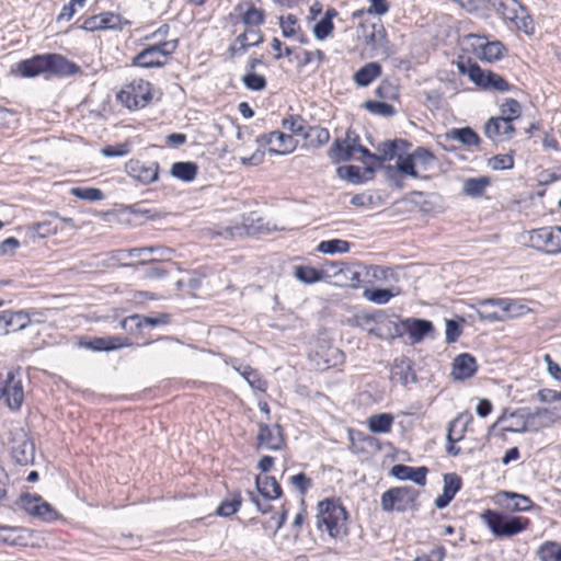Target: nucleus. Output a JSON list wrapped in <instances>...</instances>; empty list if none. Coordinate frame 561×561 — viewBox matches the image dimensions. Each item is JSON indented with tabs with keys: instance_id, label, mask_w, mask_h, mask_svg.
<instances>
[{
	"instance_id": "obj_63",
	"label": "nucleus",
	"mask_w": 561,
	"mask_h": 561,
	"mask_svg": "<svg viewBox=\"0 0 561 561\" xmlns=\"http://www.w3.org/2000/svg\"><path fill=\"white\" fill-rule=\"evenodd\" d=\"M85 0H71L69 3L65 4L57 16V21H69L73 14L76 13V5L83 7Z\"/></svg>"
},
{
	"instance_id": "obj_18",
	"label": "nucleus",
	"mask_w": 561,
	"mask_h": 561,
	"mask_svg": "<svg viewBox=\"0 0 561 561\" xmlns=\"http://www.w3.org/2000/svg\"><path fill=\"white\" fill-rule=\"evenodd\" d=\"M473 417L469 413L459 414L448 424L446 451L450 456H458L461 451L455 444L465 437L468 425Z\"/></svg>"
},
{
	"instance_id": "obj_34",
	"label": "nucleus",
	"mask_w": 561,
	"mask_h": 561,
	"mask_svg": "<svg viewBox=\"0 0 561 561\" xmlns=\"http://www.w3.org/2000/svg\"><path fill=\"white\" fill-rule=\"evenodd\" d=\"M24 533H26V529L22 527L0 526V542L10 546H25L26 537Z\"/></svg>"
},
{
	"instance_id": "obj_2",
	"label": "nucleus",
	"mask_w": 561,
	"mask_h": 561,
	"mask_svg": "<svg viewBox=\"0 0 561 561\" xmlns=\"http://www.w3.org/2000/svg\"><path fill=\"white\" fill-rule=\"evenodd\" d=\"M271 228L264 221V218L256 211H251L248 215H242L238 219H224L214 224L205 230L206 236L209 238H222L225 240H232L244 236H254L262 232L270 231Z\"/></svg>"
},
{
	"instance_id": "obj_9",
	"label": "nucleus",
	"mask_w": 561,
	"mask_h": 561,
	"mask_svg": "<svg viewBox=\"0 0 561 561\" xmlns=\"http://www.w3.org/2000/svg\"><path fill=\"white\" fill-rule=\"evenodd\" d=\"M489 4L503 19L511 21L519 30L529 33L531 27V19L527 14V10L517 0H488Z\"/></svg>"
},
{
	"instance_id": "obj_24",
	"label": "nucleus",
	"mask_w": 561,
	"mask_h": 561,
	"mask_svg": "<svg viewBox=\"0 0 561 561\" xmlns=\"http://www.w3.org/2000/svg\"><path fill=\"white\" fill-rule=\"evenodd\" d=\"M443 480V493L435 499V506L439 510L447 507L461 488V478L456 473H445Z\"/></svg>"
},
{
	"instance_id": "obj_7",
	"label": "nucleus",
	"mask_w": 561,
	"mask_h": 561,
	"mask_svg": "<svg viewBox=\"0 0 561 561\" xmlns=\"http://www.w3.org/2000/svg\"><path fill=\"white\" fill-rule=\"evenodd\" d=\"M420 492L412 486H393L381 494L380 506L386 513L417 511Z\"/></svg>"
},
{
	"instance_id": "obj_55",
	"label": "nucleus",
	"mask_w": 561,
	"mask_h": 561,
	"mask_svg": "<svg viewBox=\"0 0 561 561\" xmlns=\"http://www.w3.org/2000/svg\"><path fill=\"white\" fill-rule=\"evenodd\" d=\"M462 322H463V319L446 320L445 335H446L447 343H449V344L455 343L460 337V335L462 333V328H461Z\"/></svg>"
},
{
	"instance_id": "obj_11",
	"label": "nucleus",
	"mask_w": 561,
	"mask_h": 561,
	"mask_svg": "<svg viewBox=\"0 0 561 561\" xmlns=\"http://www.w3.org/2000/svg\"><path fill=\"white\" fill-rule=\"evenodd\" d=\"M459 70L461 73H466L472 82L483 89H492L500 92H505L511 89L510 83L502 76L491 70H483L477 64H470L468 68L461 64L459 65Z\"/></svg>"
},
{
	"instance_id": "obj_21",
	"label": "nucleus",
	"mask_w": 561,
	"mask_h": 561,
	"mask_svg": "<svg viewBox=\"0 0 561 561\" xmlns=\"http://www.w3.org/2000/svg\"><path fill=\"white\" fill-rule=\"evenodd\" d=\"M484 134L492 141L502 142L513 138L515 128L507 118L491 117L484 126Z\"/></svg>"
},
{
	"instance_id": "obj_52",
	"label": "nucleus",
	"mask_w": 561,
	"mask_h": 561,
	"mask_svg": "<svg viewBox=\"0 0 561 561\" xmlns=\"http://www.w3.org/2000/svg\"><path fill=\"white\" fill-rule=\"evenodd\" d=\"M282 126L284 129L291 131L293 134L305 136L306 122L300 115H290L284 118Z\"/></svg>"
},
{
	"instance_id": "obj_10",
	"label": "nucleus",
	"mask_w": 561,
	"mask_h": 561,
	"mask_svg": "<svg viewBox=\"0 0 561 561\" xmlns=\"http://www.w3.org/2000/svg\"><path fill=\"white\" fill-rule=\"evenodd\" d=\"M392 331L389 329V337L396 339L403 333H408L411 344H417L424 340L426 335L434 331V325L430 320L417 318H405L399 323H391Z\"/></svg>"
},
{
	"instance_id": "obj_27",
	"label": "nucleus",
	"mask_w": 561,
	"mask_h": 561,
	"mask_svg": "<svg viewBox=\"0 0 561 561\" xmlns=\"http://www.w3.org/2000/svg\"><path fill=\"white\" fill-rule=\"evenodd\" d=\"M130 345L131 343L128 339L119 336L94 337L84 344L87 348L94 352H111Z\"/></svg>"
},
{
	"instance_id": "obj_56",
	"label": "nucleus",
	"mask_w": 561,
	"mask_h": 561,
	"mask_svg": "<svg viewBox=\"0 0 561 561\" xmlns=\"http://www.w3.org/2000/svg\"><path fill=\"white\" fill-rule=\"evenodd\" d=\"M298 20L294 14H288L286 16H280L279 26L282 28V34L284 37H293L297 33L298 28Z\"/></svg>"
},
{
	"instance_id": "obj_45",
	"label": "nucleus",
	"mask_w": 561,
	"mask_h": 561,
	"mask_svg": "<svg viewBox=\"0 0 561 561\" xmlns=\"http://www.w3.org/2000/svg\"><path fill=\"white\" fill-rule=\"evenodd\" d=\"M310 144L317 147L325 145L330 140V133L327 128L320 126H309L305 136Z\"/></svg>"
},
{
	"instance_id": "obj_15",
	"label": "nucleus",
	"mask_w": 561,
	"mask_h": 561,
	"mask_svg": "<svg viewBox=\"0 0 561 561\" xmlns=\"http://www.w3.org/2000/svg\"><path fill=\"white\" fill-rule=\"evenodd\" d=\"M465 38L470 42L473 53L488 62L501 59L506 50L500 41H489L485 35L470 33Z\"/></svg>"
},
{
	"instance_id": "obj_12",
	"label": "nucleus",
	"mask_w": 561,
	"mask_h": 561,
	"mask_svg": "<svg viewBox=\"0 0 561 561\" xmlns=\"http://www.w3.org/2000/svg\"><path fill=\"white\" fill-rule=\"evenodd\" d=\"M10 453L12 459L21 465L33 463L35 457V447L27 433L22 428L10 432Z\"/></svg>"
},
{
	"instance_id": "obj_49",
	"label": "nucleus",
	"mask_w": 561,
	"mask_h": 561,
	"mask_svg": "<svg viewBox=\"0 0 561 561\" xmlns=\"http://www.w3.org/2000/svg\"><path fill=\"white\" fill-rule=\"evenodd\" d=\"M70 194L88 202H98L104 198V193L95 187H72Z\"/></svg>"
},
{
	"instance_id": "obj_42",
	"label": "nucleus",
	"mask_w": 561,
	"mask_h": 561,
	"mask_svg": "<svg viewBox=\"0 0 561 561\" xmlns=\"http://www.w3.org/2000/svg\"><path fill=\"white\" fill-rule=\"evenodd\" d=\"M130 320L131 322L135 323L136 328L138 329L142 327L153 328L169 323L170 316L168 313H160L158 317L133 314L130 316Z\"/></svg>"
},
{
	"instance_id": "obj_51",
	"label": "nucleus",
	"mask_w": 561,
	"mask_h": 561,
	"mask_svg": "<svg viewBox=\"0 0 561 561\" xmlns=\"http://www.w3.org/2000/svg\"><path fill=\"white\" fill-rule=\"evenodd\" d=\"M393 378H396L403 386L416 381V375L410 363L407 365H397L393 371Z\"/></svg>"
},
{
	"instance_id": "obj_5",
	"label": "nucleus",
	"mask_w": 561,
	"mask_h": 561,
	"mask_svg": "<svg viewBox=\"0 0 561 561\" xmlns=\"http://www.w3.org/2000/svg\"><path fill=\"white\" fill-rule=\"evenodd\" d=\"M410 144L403 139L386 140L380 142L376 152L365 154L364 169L367 173H374L378 167H381L386 162L396 160V169L403 160L404 151L410 148Z\"/></svg>"
},
{
	"instance_id": "obj_40",
	"label": "nucleus",
	"mask_w": 561,
	"mask_h": 561,
	"mask_svg": "<svg viewBox=\"0 0 561 561\" xmlns=\"http://www.w3.org/2000/svg\"><path fill=\"white\" fill-rule=\"evenodd\" d=\"M294 275L304 284H314L323 279L321 270L308 265L296 266Z\"/></svg>"
},
{
	"instance_id": "obj_59",
	"label": "nucleus",
	"mask_w": 561,
	"mask_h": 561,
	"mask_svg": "<svg viewBox=\"0 0 561 561\" xmlns=\"http://www.w3.org/2000/svg\"><path fill=\"white\" fill-rule=\"evenodd\" d=\"M289 483L297 489V491L305 495L312 485V480L308 478L304 472H299L289 478Z\"/></svg>"
},
{
	"instance_id": "obj_17",
	"label": "nucleus",
	"mask_w": 561,
	"mask_h": 561,
	"mask_svg": "<svg viewBox=\"0 0 561 561\" xmlns=\"http://www.w3.org/2000/svg\"><path fill=\"white\" fill-rule=\"evenodd\" d=\"M259 147L274 154H288L297 146L293 136L275 130L257 138Z\"/></svg>"
},
{
	"instance_id": "obj_53",
	"label": "nucleus",
	"mask_w": 561,
	"mask_h": 561,
	"mask_svg": "<svg viewBox=\"0 0 561 561\" xmlns=\"http://www.w3.org/2000/svg\"><path fill=\"white\" fill-rule=\"evenodd\" d=\"M500 110L501 115L499 117L507 118L512 124L515 119H517L520 116V104L514 99L506 100L501 105Z\"/></svg>"
},
{
	"instance_id": "obj_61",
	"label": "nucleus",
	"mask_w": 561,
	"mask_h": 561,
	"mask_svg": "<svg viewBox=\"0 0 561 561\" xmlns=\"http://www.w3.org/2000/svg\"><path fill=\"white\" fill-rule=\"evenodd\" d=\"M297 58L299 59L300 66L305 67L313 61H317V65H320L321 62H323L325 55L320 49H316L313 51L304 50L301 58L299 56H297Z\"/></svg>"
},
{
	"instance_id": "obj_50",
	"label": "nucleus",
	"mask_w": 561,
	"mask_h": 561,
	"mask_svg": "<svg viewBox=\"0 0 561 561\" xmlns=\"http://www.w3.org/2000/svg\"><path fill=\"white\" fill-rule=\"evenodd\" d=\"M23 320L19 323V329H24L28 323V317L23 311L12 312V311H3L0 313V329L13 327L14 319Z\"/></svg>"
},
{
	"instance_id": "obj_30",
	"label": "nucleus",
	"mask_w": 561,
	"mask_h": 561,
	"mask_svg": "<svg viewBox=\"0 0 561 561\" xmlns=\"http://www.w3.org/2000/svg\"><path fill=\"white\" fill-rule=\"evenodd\" d=\"M18 71L25 78L46 73L45 55H35L30 59L20 61L18 64Z\"/></svg>"
},
{
	"instance_id": "obj_14",
	"label": "nucleus",
	"mask_w": 561,
	"mask_h": 561,
	"mask_svg": "<svg viewBox=\"0 0 561 561\" xmlns=\"http://www.w3.org/2000/svg\"><path fill=\"white\" fill-rule=\"evenodd\" d=\"M530 245L548 254L561 252V228L542 227L530 231Z\"/></svg>"
},
{
	"instance_id": "obj_58",
	"label": "nucleus",
	"mask_w": 561,
	"mask_h": 561,
	"mask_svg": "<svg viewBox=\"0 0 561 561\" xmlns=\"http://www.w3.org/2000/svg\"><path fill=\"white\" fill-rule=\"evenodd\" d=\"M198 167L195 162H175L173 163L170 175H196Z\"/></svg>"
},
{
	"instance_id": "obj_31",
	"label": "nucleus",
	"mask_w": 561,
	"mask_h": 561,
	"mask_svg": "<svg viewBox=\"0 0 561 561\" xmlns=\"http://www.w3.org/2000/svg\"><path fill=\"white\" fill-rule=\"evenodd\" d=\"M336 15L337 11L334 8H329L324 16L313 25L312 32L318 41H323L331 36L334 30L333 19Z\"/></svg>"
},
{
	"instance_id": "obj_48",
	"label": "nucleus",
	"mask_w": 561,
	"mask_h": 561,
	"mask_svg": "<svg viewBox=\"0 0 561 561\" xmlns=\"http://www.w3.org/2000/svg\"><path fill=\"white\" fill-rule=\"evenodd\" d=\"M393 296L394 294L388 288H371L364 291V297L377 305L387 304Z\"/></svg>"
},
{
	"instance_id": "obj_64",
	"label": "nucleus",
	"mask_w": 561,
	"mask_h": 561,
	"mask_svg": "<svg viewBox=\"0 0 561 561\" xmlns=\"http://www.w3.org/2000/svg\"><path fill=\"white\" fill-rule=\"evenodd\" d=\"M101 152L103 156L108 158L123 157L129 152V145L119 144L116 146H106L101 150Z\"/></svg>"
},
{
	"instance_id": "obj_3",
	"label": "nucleus",
	"mask_w": 561,
	"mask_h": 561,
	"mask_svg": "<svg viewBox=\"0 0 561 561\" xmlns=\"http://www.w3.org/2000/svg\"><path fill=\"white\" fill-rule=\"evenodd\" d=\"M481 519L496 538H511L526 530L530 519L523 516L507 515L502 512L485 510Z\"/></svg>"
},
{
	"instance_id": "obj_37",
	"label": "nucleus",
	"mask_w": 561,
	"mask_h": 561,
	"mask_svg": "<svg viewBox=\"0 0 561 561\" xmlns=\"http://www.w3.org/2000/svg\"><path fill=\"white\" fill-rule=\"evenodd\" d=\"M447 138L457 140L468 147L478 146L480 138L470 127L454 128L447 133Z\"/></svg>"
},
{
	"instance_id": "obj_44",
	"label": "nucleus",
	"mask_w": 561,
	"mask_h": 561,
	"mask_svg": "<svg viewBox=\"0 0 561 561\" xmlns=\"http://www.w3.org/2000/svg\"><path fill=\"white\" fill-rule=\"evenodd\" d=\"M490 184V178H469L463 184V192L468 196L477 197L482 195Z\"/></svg>"
},
{
	"instance_id": "obj_13",
	"label": "nucleus",
	"mask_w": 561,
	"mask_h": 561,
	"mask_svg": "<svg viewBox=\"0 0 561 561\" xmlns=\"http://www.w3.org/2000/svg\"><path fill=\"white\" fill-rule=\"evenodd\" d=\"M19 505L26 514L44 522H53L59 518L58 512L37 494H21Z\"/></svg>"
},
{
	"instance_id": "obj_26",
	"label": "nucleus",
	"mask_w": 561,
	"mask_h": 561,
	"mask_svg": "<svg viewBox=\"0 0 561 561\" xmlns=\"http://www.w3.org/2000/svg\"><path fill=\"white\" fill-rule=\"evenodd\" d=\"M427 472L426 467L414 468L402 463L394 465L390 470V474L398 480H410L422 486L426 484Z\"/></svg>"
},
{
	"instance_id": "obj_47",
	"label": "nucleus",
	"mask_w": 561,
	"mask_h": 561,
	"mask_svg": "<svg viewBox=\"0 0 561 561\" xmlns=\"http://www.w3.org/2000/svg\"><path fill=\"white\" fill-rule=\"evenodd\" d=\"M364 107L374 115L382 117H392L396 114V110L391 104L379 102V101H366Z\"/></svg>"
},
{
	"instance_id": "obj_33",
	"label": "nucleus",
	"mask_w": 561,
	"mask_h": 561,
	"mask_svg": "<svg viewBox=\"0 0 561 561\" xmlns=\"http://www.w3.org/2000/svg\"><path fill=\"white\" fill-rule=\"evenodd\" d=\"M394 417L390 413H378L369 416L368 428L375 434H386L391 431Z\"/></svg>"
},
{
	"instance_id": "obj_54",
	"label": "nucleus",
	"mask_w": 561,
	"mask_h": 561,
	"mask_svg": "<svg viewBox=\"0 0 561 561\" xmlns=\"http://www.w3.org/2000/svg\"><path fill=\"white\" fill-rule=\"evenodd\" d=\"M242 22L247 25V27H257L264 23V12L254 7H251L242 15Z\"/></svg>"
},
{
	"instance_id": "obj_43",
	"label": "nucleus",
	"mask_w": 561,
	"mask_h": 561,
	"mask_svg": "<svg viewBox=\"0 0 561 561\" xmlns=\"http://www.w3.org/2000/svg\"><path fill=\"white\" fill-rule=\"evenodd\" d=\"M242 503L241 494L233 493L230 499H225L218 506L216 514L222 517H230L238 512Z\"/></svg>"
},
{
	"instance_id": "obj_4",
	"label": "nucleus",
	"mask_w": 561,
	"mask_h": 561,
	"mask_svg": "<svg viewBox=\"0 0 561 561\" xmlns=\"http://www.w3.org/2000/svg\"><path fill=\"white\" fill-rule=\"evenodd\" d=\"M368 149L360 144L359 135L352 128H347L344 137H336L328 150V157L333 163L358 160L364 164Z\"/></svg>"
},
{
	"instance_id": "obj_20",
	"label": "nucleus",
	"mask_w": 561,
	"mask_h": 561,
	"mask_svg": "<svg viewBox=\"0 0 561 561\" xmlns=\"http://www.w3.org/2000/svg\"><path fill=\"white\" fill-rule=\"evenodd\" d=\"M154 251L170 252L168 248L161 247L131 248L126 250H117L114 257L117 260L133 259L137 262L135 264L124 263L123 266L144 267L146 264L152 261L150 255L153 254Z\"/></svg>"
},
{
	"instance_id": "obj_60",
	"label": "nucleus",
	"mask_w": 561,
	"mask_h": 561,
	"mask_svg": "<svg viewBox=\"0 0 561 561\" xmlns=\"http://www.w3.org/2000/svg\"><path fill=\"white\" fill-rule=\"evenodd\" d=\"M249 47H251L245 32L239 34L236 41L229 46V54L231 57L243 54Z\"/></svg>"
},
{
	"instance_id": "obj_19",
	"label": "nucleus",
	"mask_w": 561,
	"mask_h": 561,
	"mask_svg": "<svg viewBox=\"0 0 561 561\" xmlns=\"http://www.w3.org/2000/svg\"><path fill=\"white\" fill-rule=\"evenodd\" d=\"M285 446L283 428L279 424L270 426L265 423H259V433L256 436V448L268 450H282Z\"/></svg>"
},
{
	"instance_id": "obj_6",
	"label": "nucleus",
	"mask_w": 561,
	"mask_h": 561,
	"mask_svg": "<svg viewBox=\"0 0 561 561\" xmlns=\"http://www.w3.org/2000/svg\"><path fill=\"white\" fill-rule=\"evenodd\" d=\"M178 48V41H163L146 46L131 59V65L140 68H162Z\"/></svg>"
},
{
	"instance_id": "obj_39",
	"label": "nucleus",
	"mask_w": 561,
	"mask_h": 561,
	"mask_svg": "<svg viewBox=\"0 0 561 561\" xmlns=\"http://www.w3.org/2000/svg\"><path fill=\"white\" fill-rule=\"evenodd\" d=\"M237 371L247 380L250 387L254 390H259L264 392L266 390V381L261 377V375L252 369L250 366L244 365L236 368Z\"/></svg>"
},
{
	"instance_id": "obj_46",
	"label": "nucleus",
	"mask_w": 561,
	"mask_h": 561,
	"mask_svg": "<svg viewBox=\"0 0 561 561\" xmlns=\"http://www.w3.org/2000/svg\"><path fill=\"white\" fill-rule=\"evenodd\" d=\"M241 81L244 84V87L251 91H263L267 85L265 77L256 73L255 71H248L241 78Z\"/></svg>"
},
{
	"instance_id": "obj_23",
	"label": "nucleus",
	"mask_w": 561,
	"mask_h": 561,
	"mask_svg": "<svg viewBox=\"0 0 561 561\" xmlns=\"http://www.w3.org/2000/svg\"><path fill=\"white\" fill-rule=\"evenodd\" d=\"M477 369L476 358L469 353H462L453 360L451 376L456 380H465L472 377Z\"/></svg>"
},
{
	"instance_id": "obj_28",
	"label": "nucleus",
	"mask_w": 561,
	"mask_h": 561,
	"mask_svg": "<svg viewBox=\"0 0 561 561\" xmlns=\"http://www.w3.org/2000/svg\"><path fill=\"white\" fill-rule=\"evenodd\" d=\"M499 497L507 500L508 502L505 504L506 510L512 512H529L534 507H536L533 500L524 494L511 492V491H501L497 494Z\"/></svg>"
},
{
	"instance_id": "obj_16",
	"label": "nucleus",
	"mask_w": 561,
	"mask_h": 561,
	"mask_svg": "<svg viewBox=\"0 0 561 561\" xmlns=\"http://www.w3.org/2000/svg\"><path fill=\"white\" fill-rule=\"evenodd\" d=\"M434 161V154L423 147L416 148L412 153L405 150L403 160L398 165V172L401 175H419V170H427Z\"/></svg>"
},
{
	"instance_id": "obj_35",
	"label": "nucleus",
	"mask_w": 561,
	"mask_h": 561,
	"mask_svg": "<svg viewBox=\"0 0 561 561\" xmlns=\"http://www.w3.org/2000/svg\"><path fill=\"white\" fill-rule=\"evenodd\" d=\"M173 263H160L152 259L142 270L144 279H160L170 274L173 270Z\"/></svg>"
},
{
	"instance_id": "obj_36",
	"label": "nucleus",
	"mask_w": 561,
	"mask_h": 561,
	"mask_svg": "<svg viewBox=\"0 0 561 561\" xmlns=\"http://www.w3.org/2000/svg\"><path fill=\"white\" fill-rule=\"evenodd\" d=\"M482 306H497L503 312L511 317H516L523 313L524 306L518 305L516 301L508 298H489L481 302Z\"/></svg>"
},
{
	"instance_id": "obj_1",
	"label": "nucleus",
	"mask_w": 561,
	"mask_h": 561,
	"mask_svg": "<svg viewBox=\"0 0 561 561\" xmlns=\"http://www.w3.org/2000/svg\"><path fill=\"white\" fill-rule=\"evenodd\" d=\"M317 511V528L321 533H328L336 546L341 545L335 548L336 553H348V550L343 546L348 536V513L341 500L336 497L322 500L318 503Z\"/></svg>"
},
{
	"instance_id": "obj_57",
	"label": "nucleus",
	"mask_w": 561,
	"mask_h": 561,
	"mask_svg": "<svg viewBox=\"0 0 561 561\" xmlns=\"http://www.w3.org/2000/svg\"><path fill=\"white\" fill-rule=\"evenodd\" d=\"M488 164L494 171H503L513 168L514 160L510 154H497L489 159Z\"/></svg>"
},
{
	"instance_id": "obj_8",
	"label": "nucleus",
	"mask_w": 561,
	"mask_h": 561,
	"mask_svg": "<svg viewBox=\"0 0 561 561\" xmlns=\"http://www.w3.org/2000/svg\"><path fill=\"white\" fill-rule=\"evenodd\" d=\"M152 85L144 79H134L116 95L117 101L129 111L146 107L152 100Z\"/></svg>"
},
{
	"instance_id": "obj_29",
	"label": "nucleus",
	"mask_w": 561,
	"mask_h": 561,
	"mask_svg": "<svg viewBox=\"0 0 561 561\" xmlns=\"http://www.w3.org/2000/svg\"><path fill=\"white\" fill-rule=\"evenodd\" d=\"M255 485L259 493L267 501L278 499L283 494L282 486L274 477L257 476Z\"/></svg>"
},
{
	"instance_id": "obj_22",
	"label": "nucleus",
	"mask_w": 561,
	"mask_h": 561,
	"mask_svg": "<svg viewBox=\"0 0 561 561\" xmlns=\"http://www.w3.org/2000/svg\"><path fill=\"white\" fill-rule=\"evenodd\" d=\"M339 277L334 280L337 286L357 288L362 283L363 275H368L367 267L359 263H344L342 270L336 272Z\"/></svg>"
},
{
	"instance_id": "obj_32",
	"label": "nucleus",
	"mask_w": 561,
	"mask_h": 561,
	"mask_svg": "<svg viewBox=\"0 0 561 561\" xmlns=\"http://www.w3.org/2000/svg\"><path fill=\"white\" fill-rule=\"evenodd\" d=\"M381 73V66L378 62H368L354 73V81L358 87L369 85Z\"/></svg>"
},
{
	"instance_id": "obj_38",
	"label": "nucleus",
	"mask_w": 561,
	"mask_h": 561,
	"mask_svg": "<svg viewBox=\"0 0 561 561\" xmlns=\"http://www.w3.org/2000/svg\"><path fill=\"white\" fill-rule=\"evenodd\" d=\"M540 561H561V542L548 540L537 550Z\"/></svg>"
},
{
	"instance_id": "obj_25",
	"label": "nucleus",
	"mask_w": 561,
	"mask_h": 561,
	"mask_svg": "<svg viewBox=\"0 0 561 561\" xmlns=\"http://www.w3.org/2000/svg\"><path fill=\"white\" fill-rule=\"evenodd\" d=\"M46 72L57 76H70L79 71V67L58 54L45 55Z\"/></svg>"
},
{
	"instance_id": "obj_62",
	"label": "nucleus",
	"mask_w": 561,
	"mask_h": 561,
	"mask_svg": "<svg viewBox=\"0 0 561 561\" xmlns=\"http://www.w3.org/2000/svg\"><path fill=\"white\" fill-rule=\"evenodd\" d=\"M344 261H327L323 263L322 267L320 268L323 273V279L325 277H333L335 280L339 277V274L336 273L339 270H342L344 265Z\"/></svg>"
},
{
	"instance_id": "obj_41",
	"label": "nucleus",
	"mask_w": 561,
	"mask_h": 561,
	"mask_svg": "<svg viewBox=\"0 0 561 561\" xmlns=\"http://www.w3.org/2000/svg\"><path fill=\"white\" fill-rule=\"evenodd\" d=\"M351 249V243L342 239H330L321 241L317 250L324 254L346 253Z\"/></svg>"
}]
</instances>
